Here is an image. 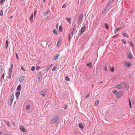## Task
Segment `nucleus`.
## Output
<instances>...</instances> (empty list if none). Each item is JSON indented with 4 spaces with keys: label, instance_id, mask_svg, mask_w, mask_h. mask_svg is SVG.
Segmentation results:
<instances>
[{
    "label": "nucleus",
    "instance_id": "obj_1",
    "mask_svg": "<svg viewBox=\"0 0 135 135\" xmlns=\"http://www.w3.org/2000/svg\"><path fill=\"white\" fill-rule=\"evenodd\" d=\"M59 120V117L57 116L54 117L52 120L50 121V123L52 124H54L58 122Z\"/></svg>",
    "mask_w": 135,
    "mask_h": 135
},
{
    "label": "nucleus",
    "instance_id": "obj_2",
    "mask_svg": "<svg viewBox=\"0 0 135 135\" xmlns=\"http://www.w3.org/2000/svg\"><path fill=\"white\" fill-rule=\"evenodd\" d=\"M37 77L38 80L40 81L42 79V76L41 71H40L37 75Z\"/></svg>",
    "mask_w": 135,
    "mask_h": 135
},
{
    "label": "nucleus",
    "instance_id": "obj_3",
    "mask_svg": "<svg viewBox=\"0 0 135 135\" xmlns=\"http://www.w3.org/2000/svg\"><path fill=\"white\" fill-rule=\"evenodd\" d=\"M46 90L44 89L41 91L40 93V94L44 97H45L47 93Z\"/></svg>",
    "mask_w": 135,
    "mask_h": 135
},
{
    "label": "nucleus",
    "instance_id": "obj_4",
    "mask_svg": "<svg viewBox=\"0 0 135 135\" xmlns=\"http://www.w3.org/2000/svg\"><path fill=\"white\" fill-rule=\"evenodd\" d=\"M108 66V64L107 63H105L103 65V69L105 71H107V67Z\"/></svg>",
    "mask_w": 135,
    "mask_h": 135
},
{
    "label": "nucleus",
    "instance_id": "obj_5",
    "mask_svg": "<svg viewBox=\"0 0 135 135\" xmlns=\"http://www.w3.org/2000/svg\"><path fill=\"white\" fill-rule=\"evenodd\" d=\"M83 16V15L82 14H80L79 15L78 18V20L79 21H80L82 20Z\"/></svg>",
    "mask_w": 135,
    "mask_h": 135
},
{
    "label": "nucleus",
    "instance_id": "obj_6",
    "mask_svg": "<svg viewBox=\"0 0 135 135\" xmlns=\"http://www.w3.org/2000/svg\"><path fill=\"white\" fill-rule=\"evenodd\" d=\"M120 88H123L126 86V83L125 82H123L120 84Z\"/></svg>",
    "mask_w": 135,
    "mask_h": 135
},
{
    "label": "nucleus",
    "instance_id": "obj_7",
    "mask_svg": "<svg viewBox=\"0 0 135 135\" xmlns=\"http://www.w3.org/2000/svg\"><path fill=\"white\" fill-rule=\"evenodd\" d=\"M20 94V92L19 91H17L16 93V96L17 100H18L19 99V96Z\"/></svg>",
    "mask_w": 135,
    "mask_h": 135
},
{
    "label": "nucleus",
    "instance_id": "obj_8",
    "mask_svg": "<svg viewBox=\"0 0 135 135\" xmlns=\"http://www.w3.org/2000/svg\"><path fill=\"white\" fill-rule=\"evenodd\" d=\"M50 12V10L49 9H48L46 10L45 12L43 14V15L44 16H46Z\"/></svg>",
    "mask_w": 135,
    "mask_h": 135
},
{
    "label": "nucleus",
    "instance_id": "obj_9",
    "mask_svg": "<svg viewBox=\"0 0 135 135\" xmlns=\"http://www.w3.org/2000/svg\"><path fill=\"white\" fill-rule=\"evenodd\" d=\"M25 78V76H21L19 78V81L20 82H22L24 80Z\"/></svg>",
    "mask_w": 135,
    "mask_h": 135
},
{
    "label": "nucleus",
    "instance_id": "obj_10",
    "mask_svg": "<svg viewBox=\"0 0 135 135\" xmlns=\"http://www.w3.org/2000/svg\"><path fill=\"white\" fill-rule=\"evenodd\" d=\"M118 95H117V97L119 98L120 97H121L122 94L123 92L122 91H119L118 92Z\"/></svg>",
    "mask_w": 135,
    "mask_h": 135
},
{
    "label": "nucleus",
    "instance_id": "obj_11",
    "mask_svg": "<svg viewBox=\"0 0 135 135\" xmlns=\"http://www.w3.org/2000/svg\"><path fill=\"white\" fill-rule=\"evenodd\" d=\"M79 127L81 129H83L84 128V126L81 123H79Z\"/></svg>",
    "mask_w": 135,
    "mask_h": 135
},
{
    "label": "nucleus",
    "instance_id": "obj_12",
    "mask_svg": "<svg viewBox=\"0 0 135 135\" xmlns=\"http://www.w3.org/2000/svg\"><path fill=\"white\" fill-rule=\"evenodd\" d=\"M20 130L22 132H26V130L23 127L21 126L20 128Z\"/></svg>",
    "mask_w": 135,
    "mask_h": 135
},
{
    "label": "nucleus",
    "instance_id": "obj_13",
    "mask_svg": "<svg viewBox=\"0 0 135 135\" xmlns=\"http://www.w3.org/2000/svg\"><path fill=\"white\" fill-rule=\"evenodd\" d=\"M86 65L89 68H91L92 66V63L91 62H90L86 64Z\"/></svg>",
    "mask_w": 135,
    "mask_h": 135
},
{
    "label": "nucleus",
    "instance_id": "obj_14",
    "mask_svg": "<svg viewBox=\"0 0 135 135\" xmlns=\"http://www.w3.org/2000/svg\"><path fill=\"white\" fill-rule=\"evenodd\" d=\"M125 66H126L127 67H129L131 65V64L129 62H127L125 63Z\"/></svg>",
    "mask_w": 135,
    "mask_h": 135
},
{
    "label": "nucleus",
    "instance_id": "obj_15",
    "mask_svg": "<svg viewBox=\"0 0 135 135\" xmlns=\"http://www.w3.org/2000/svg\"><path fill=\"white\" fill-rule=\"evenodd\" d=\"M3 120L7 126H8L9 127H10L9 126V122L8 121L4 119Z\"/></svg>",
    "mask_w": 135,
    "mask_h": 135
},
{
    "label": "nucleus",
    "instance_id": "obj_16",
    "mask_svg": "<svg viewBox=\"0 0 135 135\" xmlns=\"http://www.w3.org/2000/svg\"><path fill=\"white\" fill-rule=\"evenodd\" d=\"M21 88V84L19 85L17 88V90L18 91H20Z\"/></svg>",
    "mask_w": 135,
    "mask_h": 135
},
{
    "label": "nucleus",
    "instance_id": "obj_17",
    "mask_svg": "<svg viewBox=\"0 0 135 135\" xmlns=\"http://www.w3.org/2000/svg\"><path fill=\"white\" fill-rule=\"evenodd\" d=\"M85 26H84L83 27L81 28L80 30V31H81L82 32H84L85 30Z\"/></svg>",
    "mask_w": 135,
    "mask_h": 135
},
{
    "label": "nucleus",
    "instance_id": "obj_18",
    "mask_svg": "<svg viewBox=\"0 0 135 135\" xmlns=\"http://www.w3.org/2000/svg\"><path fill=\"white\" fill-rule=\"evenodd\" d=\"M33 13H32L30 17V21L31 22H33Z\"/></svg>",
    "mask_w": 135,
    "mask_h": 135
},
{
    "label": "nucleus",
    "instance_id": "obj_19",
    "mask_svg": "<svg viewBox=\"0 0 135 135\" xmlns=\"http://www.w3.org/2000/svg\"><path fill=\"white\" fill-rule=\"evenodd\" d=\"M112 5V3L110 2L109 1L107 4L106 6L105 7V8H107L109 7L110 6Z\"/></svg>",
    "mask_w": 135,
    "mask_h": 135
},
{
    "label": "nucleus",
    "instance_id": "obj_20",
    "mask_svg": "<svg viewBox=\"0 0 135 135\" xmlns=\"http://www.w3.org/2000/svg\"><path fill=\"white\" fill-rule=\"evenodd\" d=\"M5 45L6 46V49H7L8 46V40H7L6 41Z\"/></svg>",
    "mask_w": 135,
    "mask_h": 135
},
{
    "label": "nucleus",
    "instance_id": "obj_21",
    "mask_svg": "<svg viewBox=\"0 0 135 135\" xmlns=\"http://www.w3.org/2000/svg\"><path fill=\"white\" fill-rule=\"evenodd\" d=\"M112 92L114 94L116 95H117L118 94L117 91L115 90H113L112 91Z\"/></svg>",
    "mask_w": 135,
    "mask_h": 135
},
{
    "label": "nucleus",
    "instance_id": "obj_22",
    "mask_svg": "<svg viewBox=\"0 0 135 135\" xmlns=\"http://www.w3.org/2000/svg\"><path fill=\"white\" fill-rule=\"evenodd\" d=\"M66 20L68 21L70 23L71 18L70 17H67L66 18Z\"/></svg>",
    "mask_w": 135,
    "mask_h": 135
},
{
    "label": "nucleus",
    "instance_id": "obj_23",
    "mask_svg": "<svg viewBox=\"0 0 135 135\" xmlns=\"http://www.w3.org/2000/svg\"><path fill=\"white\" fill-rule=\"evenodd\" d=\"M61 45V43L60 42V40H59L58 42H57V46L58 47H58V46H60Z\"/></svg>",
    "mask_w": 135,
    "mask_h": 135
},
{
    "label": "nucleus",
    "instance_id": "obj_24",
    "mask_svg": "<svg viewBox=\"0 0 135 135\" xmlns=\"http://www.w3.org/2000/svg\"><path fill=\"white\" fill-rule=\"evenodd\" d=\"M59 31L60 32H61L62 31H63L62 28V27L61 26H59Z\"/></svg>",
    "mask_w": 135,
    "mask_h": 135
},
{
    "label": "nucleus",
    "instance_id": "obj_25",
    "mask_svg": "<svg viewBox=\"0 0 135 135\" xmlns=\"http://www.w3.org/2000/svg\"><path fill=\"white\" fill-rule=\"evenodd\" d=\"M4 74H3L1 76V78L0 79V81L1 82H2V81H3L4 79Z\"/></svg>",
    "mask_w": 135,
    "mask_h": 135
},
{
    "label": "nucleus",
    "instance_id": "obj_26",
    "mask_svg": "<svg viewBox=\"0 0 135 135\" xmlns=\"http://www.w3.org/2000/svg\"><path fill=\"white\" fill-rule=\"evenodd\" d=\"M52 64L50 65L49 66H48L47 67V68L46 69H45V71H47L52 66Z\"/></svg>",
    "mask_w": 135,
    "mask_h": 135
},
{
    "label": "nucleus",
    "instance_id": "obj_27",
    "mask_svg": "<svg viewBox=\"0 0 135 135\" xmlns=\"http://www.w3.org/2000/svg\"><path fill=\"white\" fill-rule=\"evenodd\" d=\"M127 54L128 55V58L130 59H131L132 58V55L129 53H127Z\"/></svg>",
    "mask_w": 135,
    "mask_h": 135
},
{
    "label": "nucleus",
    "instance_id": "obj_28",
    "mask_svg": "<svg viewBox=\"0 0 135 135\" xmlns=\"http://www.w3.org/2000/svg\"><path fill=\"white\" fill-rule=\"evenodd\" d=\"M59 56V55L58 54H56L54 56V59L55 60H56L58 59Z\"/></svg>",
    "mask_w": 135,
    "mask_h": 135
},
{
    "label": "nucleus",
    "instance_id": "obj_29",
    "mask_svg": "<svg viewBox=\"0 0 135 135\" xmlns=\"http://www.w3.org/2000/svg\"><path fill=\"white\" fill-rule=\"evenodd\" d=\"M52 32L53 33H54V34H55V35H57V32L55 29H54L53 30Z\"/></svg>",
    "mask_w": 135,
    "mask_h": 135
},
{
    "label": "nucleus",
    "instance_id": "obj_30",
    "mask_svg": "<svg viewBox=\"0 0 135 135\" xmlns=\"http://www.w3.org/2000/svg\"><path fill=\"white\" fill-rule=\"evenodd\" d=\"M10 99H12L13 100L14 99V95L13 94H12L11 95H10Z\"/></svg>",
    "mask_w": 135,
    "mask_h": 135
},
{
    "label": "nucleus",
    "instance_id": "obj_31",
    "mask_svg": "<svg viewBox=\"0 0 135 135\" xmlns=\"http://www.w3.org/2000/svg\"><path fill=\"white\" fill-rule=\"evenodd\" d=\"M30 105H28L26 106V109L27 110H28L30 109Z\"/></svg>",
    "mask_w": 135,
    "mask_h": 135
},
{
    "label": "nucleus",
    "instance_id": "obj_32",
    "mask_svg": "<svg viewBox=\"0 0 135 135\" xmlns=\"http://www.w3.org/2000/svg\"><path fill=\"white\" fill-rule=\"evenodd\" d=\"M68 40H69V41H70V40L71 39V36L70 35V33H69L68 34Z\"/></svg>",
    "mask_w": 135,
    "mask_h": 135
},
{
    "label": "nucleus",
    "instance_id": "obj_33",
    "mask_svg": "<svg viewBox=\"0 0 135 135\" xmlns=\"http://www.w3.org/2000/svg\"><path fill=\"white\" fill-rule=\"evenodd\" d=\"M121 41L123 42V43H124V45L126 44V43H127L125 41V40L124 39H122V40H121Z\"/></svg>",
    "mask_w": 135,
    "mask_h": 135
},
{
    "label": "nucleus",
    "instance_id": "obj_34",
    "mask_svg": "<svg viewBox=\"0 0 135 135\" xmlns=\"http://www.w3.org/2000/svg\"><path fill=\"white\" fill-rule=\"evenodd\" d=\"M65 79V80L67 81H70V79L68 78V76L66 77Z\"/></svg>",
    "mask_w": 135,
    "mask_h": 135
},
{
    "label": "nucleus",
    "instance_id": "obj_35",
    "mask_svg": "<svg viewBox=\"0 0 135 135\" xmlns=\"http://www.w3.org/2000/svg\"><path fill=\"white\" fill-rule=\"evenodd\" d=\"M129 106L130 108L131 109V101L130 100V98L129 99Z\"/></svg>",
    "mask_w": 135,
    "mask_h": 135
},
{
    "label": "nucleus",
    "instance_id": "obj_36",
    "mask_svg": "<svg viewBox=\"0 0 135 135\" xmlns=\"http://www.w3.org/2000/svg\"><path fill=\"white\" fill-rule=\"evenodd\" d=\"M104 25L105 27L106 28V29H107V30H108L109 29V27L108 24L107 23H106Z\"/></svg>",
    "mask_w": 135,
    "mask_h": 135
},
{
    "label": "nucleus",
    "instance_id": "obj_37",
    "mask_svg": "<svg viewBox=\"0 0 135 135\" xmlns=\"http://www.w3.org/2000/svg\"><path fill=\"white\" fill-rule=\"evenodd\" d=\"M122 35L124 37L126 36L127 37H128V35L127 34V33H122Z\"/></svg>",
    "mask_w": 135,
    "mask_h": 135
},
{
    "label": "nucleus",
    "instance_id": "obj_38",
    "mask_svg": "<svg viewBox=\"0 0 135 135\" xmlns=\"http://www.w3.org/2000/svg\"><path fill=\"white\" fill-rule=\"evenodd\" d=\"M3 15V11L2 10H0V16H2Z\"/></svg>",
    "mask_w": 135,
    "mask_h": 135
},
{
    "label": "nucleus",
    "instance_id": "obj_39",
    "mask_svg": "<svg viewBox=\"0 0 135 135\" xmlns=\"http://www.w3.org/2000/svg\"><path fill=\"white\" fill-rule=\"evenodd\" d=\"M107 9V8H105V9L102 11V13L103 14L104 13L106 12V9Z\"/></svg>",
    "mask_w": 135,
    "mask_h": 135
},
{
    "label": "nucleus",
    "instance_id": "obj_40",
    "mask_svg": "<svg viewBox=\"0 0 135 135\" xmlns=\"http://www.w3.org/2000/svg\"><path fill=\"white\" fill-rule=\"evenodd\" d=\"M132 42L131 41L129 42V44L132 47H133L134 46L133 44H132Z\"/></svg>",
    "mask_w": 135,
    "mask_h": 135
},
{
    "label": "nucleus",
    "instance_id": "obj_41",
    "mask_svg": "<svg viewBox=\"0 0 135 135\" xmlns=\"http://www.w3.org/2000/svg\"><path fill=\"white\" fill-rule=\"evenodd\" d=\"M99 101L98 100L96 101L94 105H97L99 103Z\"/></svg>",
    "mask_w": 135,
    "mask_h": 135
},
{
    "label": "nucleus",
    "instance_id": "obj_42",
    "mask_svg": "<svg viewBox=\"0 0 135 135\" xmlns=\"http://www.w3.org/2000/svg\"><path fill=\"white\" fill-rule=\"evenodd\" d=\"M57 68V67L56 66H55L54 68H53L52 69V71H55L56 68Z\"/></svg>",
    "mask_w": 135,
    "mask_h": 135
},
{
    "label": "nucleus",
    "instance_id": "obj_43",
    "mask_svg": "<svg viewBox=\"0 0 135 135\" xmlns=\"http://www.w3.org/2000/svg\"><path fill=\"white\" fill-rule=\"evenodd\" d=\"M76 24L74 25V26L73 27V31H74V30L75 29H76Z\"/></svg>",
    "mask_w": 135,
    "mask_h": 135
},
{
    "label": "nucleus",
    "instance_id": "obj_44",
    "mask_svg": "<svg viewBox=\"0 0 135 135\" xmlns=\"http://www.w3.org/2000/svg\"><path fill=\"white\" fill-rule=\"evenodd\" d=\"M114 68L113 67L112 68H111L110 70L112 72H113L114 71Z\"/></svg>",
    "mask_w": 135,
    "mask_h": 135
},
{
    "label": "nucleus",
    "instance_id": "obj_45",
    "mask_svg": "<svg viewBox=\"0 0 135 135\" xmlns=\"http://www.w3.org/2000/svg\"><path fill=\"white\" fill-rule=\"evenodd\" d=\"M6 0H1L0 1V4H3Z\"/></svg>",
    "mask_w": 135,
    "mask_h": 135
},
{
    "label": "nucleus",
    "instance_id": "obj_46",
    "mask_svg": "<svg viewBox=\"0 0 135 135\" xmlns=\"http://www.w3.org/2000/svg\"><path fill=\"white\" fill-rule=\"evenodd\" d=\"M115 87L116 88L118 89H120L121 88H120V84L119 85H116L115 86Z\"/></svg>",
    "mask_w": 135,
    "mask_h": 135
},
{
    "label": "nucleus",
    "instance_id": "obj_47",
    "mask_svg": "<svg viewBox=\"0 0 135 135\" xmlns=\"http://www.w3.org/2000/svg\"><path fill=\"white\" fill-rule=\"evenodd\" d=\"M35 67L34 66H33L32 67L31 70L32 71H33L35 70Z\"/></svg>",
    "mask_w": 135,
    "mask_h": 135
},
{
    "label": "nucleus",
    "instance_id": "obj_48",
    "mask_svg": "<svg viewBox=\"0 0 135 135\" xmlns=\"http://www.w3.org/2000/svg\"><path fill=\"white\" fill-rule=\"evenodd\" d=\"M120 28H116L114 29V31L115 32L118 31L120 29Z\"/></svg>",
    "mask_w": 135,
    "mask_h": 135
},
{
    "label": "nucleus",
    "instance_id": "obj_49",
    "mask_svg": "<svg viewBox=\"0 0 135 135\" xmlns=\"http://www.w3.org/2000/svg\"><path fill=\"white\" fill-rule=\"evenodd\" d=\"M8 104L9 106H11L12 103L11 102H10V101H8Z\"/></svg>",
    "mask_w": 135,
    "mask_h": 135
},
{
    "label": "nucleus",
    "instance_id": "obj_50",
    "mask_svg": "<svg viewBox=\"0 0 135 135\" xmlns=\"http://www.w3.org/2000/svg\"><path fill=\"white\" fill-rule=\"evenodd\" d=\"M118 36V34H117L115 35H114L113 36V37H112V38H116V37H117V36Z\"/></svg>",
    "mask_w": 135,
    "mask_h": 135
},
{
    "label": "nucleus",
    "instance_id": "obj_51",
    "mask_svg": "<svg viewBox=\"0 0 135 135\" xmlns=\"http://www.w3.org/2000/svg\"><path fill=\"white\" fill-rule=\"evenodd\" d=\"M15 54L16 56V57H17V59H18L19 57L18 56V54L17 53H15Z\"/></svg>",
    "mask_w": 135,
    "mask_h": 135
},
{
    "label": "nucleus",
    "instance_id": "obj_52",
    "mask_svg": "<svg viewBox=\"0 0 135 135\" xmlns=\"http://www.w3.org/2000/svg\"><path fill=\"white\" fill-rule=\"evenodd\" d=\"M3 71V70L2 68H0V74H1L2 73Z\"/></svg>",
    "mask_w": 135,
    "mask_h": 135
},
{
    "label": "nucleus",
    "instance_id": "obj_53",
    "mask_svg": "<svg viewBox=\"0 0 135 135\" xmlns=\"http://www.w3.org/2000/svg\"><path fill=\"white\" fill-rule=\"evenodd\" d=\"M66 7V6L65 4H64L62 6V8H64Z\"/></svg>",
    "mask_w": 135,
    "mask_h": 135
},
{
    "label": "nucleus",
    "instance_id": "obj_54",
    "mask_svg": "<svg viewBox=\"0 0 135 135\" xmlns=\"http://www.w3.org/2000/svg\"><path fill=\"white\" fill-rule=\"evenodd\" d=\"M8 79H10L11 77V75L10 74L8 75Z\"/></svg>",
    "mask_w": 135,
    "mask_h": 135
},
{
    "label": "nucleus",
    "instance_id": "obj_55",
    "mask_svg": "<svg viewBox=\"0 0 135 135\" xmlns=\"http://www.w3.org/2000/svg\"><path fill=\"white\" fill-rule=\"evenodd\" d=\"M12 71H9V72H8V75H11L12 74Z\"/></svg>",
    "mask_w": 135,
    "mask_h": 135
},
{
    "label": "nucleus",
    "instance_id": "obj_56",
    "mask_svg": "<svg viewBox=\"0 0 135 135\" xmlns=\"http://www.w3.org/2000/svg\"><path fill=\"white\" fill-rule=\"evenodd\" d=\"M37 12V11L36 10L34 12V16L35 17V15H36V13Z\"/></svg>",
    "mask_w": 135,
    "mask_h": 135
},
{
    "label": "nucleus",
    "instance_id": "obj_57",
    "mask_svg": "<svg viewBox=\"0 0 135 135\" xmlns=\"http://www.w3.org/2000/svg\"><path fill=\"white\" fill-rule=\"evenodd\" d=\"M21 68L22 70H23V71H25V69H24V68H23V66H21Z\"/></svg>",
    "mask_w": 135,
    "mask_h": 135
},
{
    "label": "nucleus",
    "instance_id": "obj_58",
    "mask_svg": "<svg viewBox=\"0 0 135 135\" xmlns=\"http://www.w3.org/2000/svg\"><path fill=\"white\" fill-rule=\"evenodd\" d=\"M96 71L97 73H99V72L98 70L97 69H96Z\"/></svg>",
    "mask_w": 135,
    "mask_h": 135
},
{
    "label": "nucleus",
    "instance_id": "obj_59",
    "mask_svg": "<svg viewBox=\"0 0 135 135\" xmlns=\"http://www.w3.org/2000/svg\"><path fill=\"white\" fill-rule=\"evenodd\" d=\"M12 69H13V68H12V67H10V68H9V71H12Z\"/></svg>",
    "mask_w": 135,
    "mask_h": 135
},
{
    "label": "nucleus",
    "instance_id": "obj_60",
    "mask_svg": "<svg viewBox=\"0 0 135 135\" xmlns=\"http://www.w3.org/2000/svg\"><path fill=\"white\" fill-rule=\"evenodd\" d=\"M114 0H110L109 2L112 3V2H114Z\"/></svg>",
    "mask_w": 135,
    "mask_h": 135
},
{
    "label": "nucleus",
    "instance_id": "obj_61",
    "mask_svg": "<svg viewBox=\"0 0 135 135\" xmlns=\"http://www.w3.org/2000/svg\"><path fill=\"white\" fill-rule=\"evenodd\" d=\"M90 95V94L89 93L85 97V98H87L89 97Z\"/></svg>",
    "mask_w": 135,
    "mask_h": 135
},
{
    "label": "nucleus",
    "instance_id": "obj_62",
    "mask_svg": "<svg viewBox=\"0 0 135 135\" xmlns=\"http://www.w3.org/2000/svg\"><path fill=\"white\" fill-rule=\"evenodd\" d=\"M83 32H82L81 31L80 32L78 33V35H80L81 34L83 33Z\"/></svg>",
    "mask_w": 135,
    "mask_h": 135
},
{
    "label": "nucleus",
    "instance_id": "obj_63",
    "mask_svg": "<svg viewBox=\"0 0 135 135\" xmlns=\"http://www.w3.org/2000/svg\"><path fill=\"white\" fill-rule=\"evenodd\" d=\"M40 66H37L36 67V70H38L39 68H40Z\"/></svg>",
    "mask_w": 135,
    "mask_h": 135
},
{
    "label": "nucleus",
    "instance_id": "obj_64",
    "mask_svg": "<svg viewBox=\"0 0 135 135\" xmlns=\"http://www.w3.org/2000/svg\"><path fill=\"white\" fill-rule=\"evenodd\" d=\"M13 64L12 63V64H11V67L13 68Z\"/></svg>",
    "mask_w": 135,
    "mask_h": 135
}]
</instances>
